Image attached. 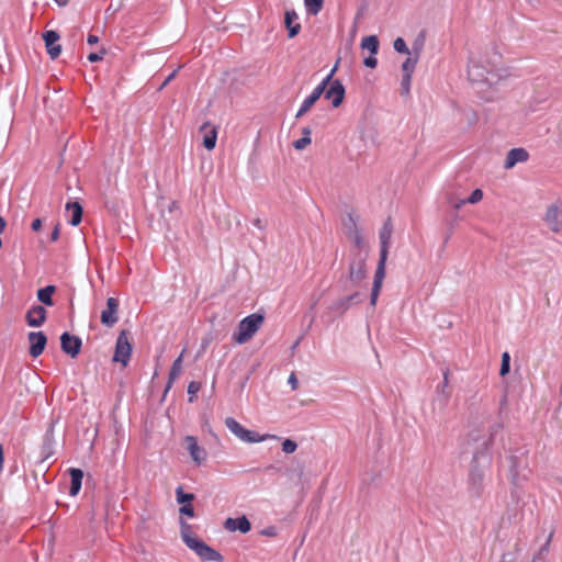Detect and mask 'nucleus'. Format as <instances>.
<instances>
[{
	"label": "nucleus",
	"mask_w": 562,
	"mask_h": 562,
	"mask_svg": "<svg viewBox=\"0 0 562 562\" xmlns=\"http://www.w3.org/2000/svg\"><path fill=\"white\" fill-rule=\"evenodd\" d=\"M105 54H106V50L104 48H102L99 53H90L88 55V60L90 63H97L99 60H102Z\"/></svg>",
	"instance_id": "obj_36"
},
{
	"label": "nucleus",
	"mask_w": 562,
	"mask_h": 562,
	"mask_svg": "<svg viewBox=\"0 0 562 562\" xmlns=\"http://www.w3.org/2000/svg\"><path fill=\"white\" fill-rule=\"evenodd\" d=\"M181 537L183 542L193 550L203 561L223 562V557L204 541L192 536L191 526L181 520Z\"/></svg>",
	"instance_id": "obj_1"
},
{
	"label": "nucleus",
	"mask_w": 562,
	"mask_h": 562,
	"mask_svg": "<svg viewBox=\"0 0 562 562\" xmlns=\"http://www.w3.org/2000/svg\"><path fill=\"white\" fill-rule=\"evenodd\" d=\"M43 40L47 49V54L52 59L59 57L61 53V46L57 44L59 41V34L56 31H46L43 34Z\"/></svg>",
	"instance_id": "obj_13"
},
{
	"label": "nucleus",
	"mask_w": 562,
	"mask_h": 562,
	"mask_svg": "<svg viewBox=\"0 0 562 562\" xmlns=\"http://www.w3.org/2000/svg\"><path fill=\"white\" fill-rule=\"evenodd\" d=\"M200 132L203 134V146L207 150H213L216 146L217 128L210 122H205L201 127Z\"/></svg>",
	"instance_id": "obj_16"
},
{
	"label": "nucleus",
	"mask_w": 562,
	"mask_h": 562,
	"mask_svg": "<svg viewBox=\"0 0 562 562\" xmlns=\"http://www.w3.org/2000/svg\"><path fill=\"white\" fill-rule=\"evenodd\" d=\"M330 86L328 89H325V98L331 101L334 108H338L345 98V88L339 80H330Z\"/></svg>",
	"instance_id": "obj_10"
},
{
	"label": "nucleus",
	"mask_w": 562,
	"mask_h": 562,
	"mask_svg": "<svg viewBox=\"0 0 562 562\" xmlns=\"http://www.w3.org/2000/svg\"><path fill=\"white\" fill-rule=\"evenodd\" d=\"M27 340L30 342V356L32 358L40 357L47 344V337L43 331H31L27 335Z\"/></svg>",
	"instance_id": "obj_8"
},
{
	"label": "nucleus",
	"mask_w": 562,
	"mask_h": 562,
	"mask_svg": "<svg viewBox=\"0 0 562 562\" xmlns=\"http://www.w3.org/2000/svg\"><path fill=\"white\" fill-rule=\"evenodd\" d=\"M225 425L238 439L247 443L261 442L268 438V435L261 436L256 431L246 429L233 417H227Z\"/></svg>",
	"instance_id": "obj_4"
},
{
	"label": "nucleus",
	"mask_w": 562,
	"mask_h": 562,
	"mask_svg": "<svg viewBox=\"0 0 562 562\" xmlns=\"http://www.w3.org/2000/svg\"><path fill=\"white\" fill-rule=\"evenodd\" d=\"M186 353V349L181 351L179 357L173 361L170 372H169V379L167 383V390H169L172 385V383L179 378V375L182 372V362H183V356Z\"/></svg>",
	"instance_id": "obj_21"
},
{
	"label": "nucleus",
	"mask_w": 562,
	"mask_h": 562,
	"mask_svg": "<svg viewBox=\"0 0 562 562\" xmlns=\"http://www.w3.org/2000/svg\"><path fill=\"white\" fill-rule=\"evenodd\" d=\"M200 389H201V383L200 382L192 381V382L189 383V385H188V393L190 395L189 402L192 403L194 401V396L200 391Z\"/></svg>",
	"instance_id": "obj_32"
},
{
	"label": "nucleus",
	"mask_w": 562,
	"mask_h": 562,
	"mask_svg": "<svg viewBox=\"0 0 562 562\" xmlns=\"http://www.w3.org/2000/svg\"><path fill=\"white\" fill-rule=\"evenodd\" d=\"M184 440L190 457L198 465H200L206 459L205 449L199 446L198 439L194 436H187Z\"/></svg>",
	"instance_id": "obj_15"
},
{
	"label": "nucleus",
	"mask_w": 562,
	"mask_h": 562,
	"mask_svg": "<svg viewBox=\"0 0 562 562\" xmlns=\"http://www.w3.org/2000/svg\"><path fill=\"white\" fill-rule=\"evenodd\" d=\"M312 139L310 136H303L302 138L300 139H296L294 143H293V147L297 150H302L304 149L306 146H308L311 144Z\"/></svg>",
	"instance_id": "obj_35"
},
{
	"label": "nucleus",
	"mask_w": 562,
	"mask_h": 562,
	"mask_svg": "<svg viewBox=\"0 0 562 562\" xmlns=\"http://www.w3.org/2000/svg\"><path fill=\"white\" fill-rule=\"evenodd\" d=\"M255 225H256V226H258V227H260V220H256V221H255Z\"/></svg>",
	"instance_id": "obj_50"
},
{
	"label": "nucleus",
	"mask_w": 562,
	"mask_h": 562,
	"mask_svg": "<svg viewBox=\"0 0 562 562\" xmlns=\"http://www.w3.org/2000/svg\"><path fill=\"white\" fill-rule=\"evenodd\" d=\"M175 76H176V71H173V72H172V74H171V75H170V76L165 80V82L162 83L161 88H164L165 86H167V85H168V82H169L171 79H173V78H175Z\"/></svg>",
	"instance_id": "obj_46"
},
{
	"label": "nucleus",
	"mask_w": 562,
	"mask_h": 562,
	"mask_svg": "<svg viewBox=\"0 0 562 562\" xmlns=\"http://www.w3.org/2000/svg\"><path fill=\"white\" fill-rule=\"evenodd\" d=\"M544 221L552 232L560 233L562 231V211L557 205L547 209Z\"/></svg>",
	"instance_id": "obj_12"
},
{
	"label": "nucleus",
	"mask_w": 562,
	"mask_h": 562,
	"mask_svg": "<svg viewBox=\"0 0 562 562\" xmlns=\"http://www.w3.org/2000/svg\"><path fill=\"white\" fill-rule=\"evenodd\" d=\"M177 502L181 505L191 504L194 499V495L191 493H184L181 486L176 490Z\"/></svg>",
	"instance_id": "obj_27"
},
{
	"label": "nucleus",
	"mask_w": 562,
	"mask_h": 562,
	"mask_svg": "<svg viewBox=\"0 0 562 562\" xmlns=\"http://www.w3.org/2000/svg\"><path fill=\"white\" fill-rule=\"evenodd\" d=\"M394 49L397 52V53H402V54H409V49L405 43V41L402 38V37H397L395 41H394Z\"/></svg>",
	"instance_id": "obj_31"
},
{
	"label": "nucleus",
	"mask_w": 562,
	"mask_h": 562,
	"mask_svg": "<svg viewBox=\"0 0 562 562\" xmlns=\"http://www.w3.org/2000/svg\"><path fill=\"white\" fill-rule=\"evenodd\" d=\"M544 551H547V546H546V547H543V548H541L540 553H542V552H544Z\"/></svg>",
	"instance_id": "obj_51"
},
{
	"label": "nucleus",
	"mask_w": 562,
	"mask_h": 562,
	"mask_svg": "<svg viewBox=\"0 0 562 562\" xmlns=\"http://www.w3.org/2000/svg\"><path fill=\"white\" fill-rule=\"evenodd\" d=\"M363 64L369 68H375L378 59L375 58V55H370L369 57L364 58Z\"/></svg>",
	"instance_id": "obj_39"
},
{
	"label": "nucleus",
	"mask_w": 562,
	"mask_h": 562,
	"mask_svg": "<svg viewBox=\"0 0 562 562\" xmlns=\"http://www.w3.org/2000/svg\"><path fill=\"white\" fill-rule=\"evenodd\" d=\"M417 58L418 57H415V58H412V57H408L402 65V69H403V72L404 75H409L412 76L413 72H414V69H415V66L417 64Z\"/></svg>",
	"instance_id": "obj_29"
},
{
	"label": "nucleus",
	"mask_w": 562,
	"mask_h": 562,
	"mask_svg": "<svg viewBox=\"0 0 562 562\" xmlns=\"http://www.w3.org/2000/svg\"><path fill=\"white\" fill-rule=\"evenodd\" d=\"M288 382L291 384L293 391L299 387V382L294 373L290 374Z\"/></svg>",
	"instance_id": "obj_41"
},
{
	"label": "nucleus",
	"mask_w": 562,
	"mask_h": 562,
	"mask_svg": "<svg viewBox=\"0 0 562 562\" xmlns=\"http://www.w3.org/2000/svg\"><path fill=\"white\" fill-rule=\"evenodd\" d=\"M132 344L128 338V333L126 330H121L116 344L113 356V362H119L123 368L127 367L131 356H132Z\"/></svg>",
	"instance_id": "obj_5"
},
{
	"label": "nucleus",
	"mask_w": 562,
	"mask_h": 562,
	"mask_svg": "<svg viewBox=\"0 0 562 562\" xmlns=\"http://www.w3.org/2000/svg\"><path fill=\"white\" fill-rule=\"evenodd\" d=\"M502 56L494 52L492 59H472L469 65L468 75L472 81H487L488 75L494 72L501 64Z\"/></svg>",
	"instance_id": "obj_3"
},
{
	"label": "nucleus",
	"mask_w": 562,
	"mask_h": 562,
	"mask_svg": "<svg viewBox=\"0 0 562 562\" xmlns=\"http://www.w3.org/2000/svg\"><path fill=\"white\" fill-rule=\"evenodd\" d=\"M311 130L308 127L303 128V136H310Z\"/></svg>",
	"instance_id": "obj_49"
},
{
	"label": "nucleus",
	"mask_w": 562,
	"mask_h": 562,
	"mask_svg": "<svg viewBox=\"0 0 562 562\" xmlns=\"http://www.w3.org/2000/svg\"><path fill=\"white\" fill-rule=\"evenodd\" d=\"M386 259H387V256H385L384 254H380V260H379V263H378V267L375 270L373 286H372V291H371L370 303L372 306H374L376 304V301H378V297H379V294H380V291L382 288L383 280L385 278Z\"/></svg>",
	"instance_id": "obj_7"
},
{
	"label": "nucleus",
	"mask_w": 562,
	"mask_h": 562,
	"mask_svg": "<svg viewBox=\"0 0 562 562\" xmlns=\"http://www.w3.org/2000/svg\"><path fill=\"white\" fill-rule=\"evenodd\" d=\"M483 199V191L481 189H475L472 191L470 196L467 199V202L470 204H475Z\"/></svg>",
	"instance_id": "obj_34"
},
{
	"label": "nucleus",
	"mask_w": 562,
	"mask_h": 562,
	"mask_svg": "<svg viewBox=\"0 0 562 562\" xmlns=\"http://www.w3.org/2000/svg\"><path fill=\"white\" fill-rule=\"evenodd\" d=\"M509 361H510L509 353L504 352L502 355V364H501V371H499V374L502 376L506 375L509 372Z\"/></svg>",
	"instance_id": "obj_30"
},
{
	"label": "nucleus",
	"mask_w": 562,
	"mask_h": 562,
	"mask_svg": "<svg viewBox=\"0 0 562 562\" xmlns=\"http://www.w3.org/2000/svg\"><path fill=\"white\" fill-rule=\"evenodd\" d=\"M379 237H380V254H384L385 256H387L391 237H392V224L390 223V221L384 223L383 227L380 231Z\"/></svg>",
	"instance_id": "obj_19"
},
{
	"label": "nucleus",
	"mask_w": 562,
	"mask_h": 562,
	"mask_svg": "<svg viewBox=\"0 0 562 562\" xmlns=\"http://www.w3.org/2000/svg\"><path fill=\"white\" fill-rule=\"evenodd\" d=\"M224 527H225V529H227L229 531L238 530L243 533H246L250 530L251 525L246 516H241L238 518H227L224 522Z\"/></svg>",
	"instance_id": "obj_18"
},
{
	"label": "nucleus",
	"mask_w": 562,
	"mask_h": 562,
	"mask_svg": "<svg viewBox=\"0 0 562 562\" xmlns=\"http://www.w3.org/2000/svg\"><path fill=\"white\" fill-rule=\"evenodd\" d=\"M42 225H43L42 220L35 218L31 224V228L33 232H38L42 228Z\"/></svg>",
	"instance_id": "obj_42"
},
{
	"label": "nucleus",
	"mask_w": 562,
	"mask_h": 562,
	"mask_svg": "<svg viewBox=\"0 0 562 562\" xmlns=\"http://www.w3.org/2000/svg\"><path fill=\"white\" fill-rule=\"evenodd\" d=\"M361 48L368 49L371 55H376L379 50V40L375 35L363 37L361 41Z\"/></svg>",
	"instance_id": "obj_26"
},
{
	"label": "nucleus",
	"mask_w": 562,
	"mask_h": 562,
	"mask_svg": "<svg viewBox=\"0 0 562 562\" xmlns=\"http://www.w3.org/2000/svg\"><path fill=\"white\" fill-rule=\"evenodd\" d=\"M412 76L404 75L402 79V88L405 93L409 92Z\"/></svg>",
	"instance_id": "obj_38"
},
{
	"label": "nucleus",
	"mask_w": 562,
	"mask_h": 562,
	"mask_svg": "<svg viewBox=\"0 0 562 562\" xmlns=\"http://www.w3.org/2000/svg\"><path fill=\"white\" fill-rule=\"evenodd\" d=\"M66 210L71 212V218L69 223L72 226L79 225L82 220V206L78 202H68L66 204Z\"/></svg>",
	"instance_id": "obj_23"
},
{
	"label": "nucleus",
	"mask_w": 562,
	"mask_h": 562,
	"mask_svg": "<svg viewBox=\"0 0 562 562\" xmlns=\"http://www.w3.org/2000/svg\"><path fill=\"white\" fill-rule=\"evenodd\" d=\"M265 322V317L261 314L254 313L243 318L236 331L233 334V340L238 345L248 342L254 335L260 329Z\"/></svg>",
	"instance_id": "obj_2"
},
{
	"label": "nucleus",
	"mask_w": 562,
	"mask_h": 562,
	"mask_svg": "<svg viewBox=\"0 0 562 562\" xmlns=\"http://www.w3.org/2000/svg\"><path fill=\"white\" fill-rule=\"evenodd\" d=\"M529 154L525 148H513L508 151L504 164L505 169H512L518 162H525Z\"/></svg>",
	"instance_id": "obj_17"
},
{
	"label": "nucleus",
	"mask_w": 562,
	"mask_h": 562,
	"mask_svg": "<svg viewBox=\"0 0 562 562\" xmlns=\"http://www.w3.org/2000/svg\"><path fill=\"white\" fill-rule=\"evenodd\" d=\"M336 72V67H334L330 72L322 80V82L312 91V93L303 101L301 108L296 113V117L304 115L316 103V101L324 93L325 89L330 82L334 74Z\"/></svg>",
	"instance_id": "obj_6"
},
{
	"label": "nucleus",
	"mask_w": 562,
	"mask_h": 562,
	"mask_svg": "<svg viewBox=\"0 0 562 562\" xmlns=\"http://www.w3.org/2000/svg\"><path fill=\"white\" fill-rule=\"evenodd\" d=\"M304 3L307 11L311 14L316 15L322 10L324 0H304Z\"/></svg>",
	"instance_id": "obj_28"
},
{
	"label": "nucleus",
	"mask_w": 562,
	"mask_h": 562,
	"mask_svg": "<svg viewBox=\"0 0 562 562\" xmlns=\"http://www.w3.org/2000/svg\"><path fill=\"white\" fill-rule=\"evenodd\" d=\"M87 42L89 45H94L99 42V37L97 35H93V34H89L88 35V38H87Z\"/></svg>",
	"instance_id": "obj_43"
},
{
	"label": "nucleus",
	"mask_w": 562,
	"mask_h": 562,
	"mask_svg": "<svg viewBox=\"0 0 562 562\" xmlns=\"http://www.w3.org/2000/svg\"><path fill=\"white\" fill-rule=\"evenodd\" d=\"M59 5H66L69 0H55Z\"/></svg>",
	"instance_id": "obj_48"
},
{
	"label": "nucleus",
	"mask_w": 562,
	"mask_h": 562,
	"mask_svg": "<svg viewBox=\"0 0 562 562\" xmlns=\"http://www.w3.org/2000/svg\"><path fill=\"white\" fill-rule=\"evenodd\" d=\"M297 19L299 16L294 11H286L284 14V23L289 31L290 38L296 36L301 31V24L296 22Z\"/></svg>",
	"instance_id": "obj_20"
},
{
	"label": "nucleus",
	"mask_w": 562,
	"mask_h": 562,
	"mask_svg": "<svg viewBox=\"0 0 562 562\" xmlns=\"http://www.w3.org/2000/svg\"><path fill=\"white\" fill-rule=\"evenodd\" d=\"M5 225H7V223H5L4 218L0 215V233H3Z\"/></svg>",
	"instance_id": "obj_45"
},
{
	"label": "nucleus",
	"mask_w": 562,
	"mask_h": 562,
	"mask_svg": "<svg viewBox=\"0 0 562 562\" xmlns=\"http://www.w3.org/2000/svg\"><path fill=\"white\" fill-rule=\"evenodd\" d=\"M59 235H60L59 224H57V225L54 227V229H53V232H52V234H50V237H49L50 241H52V243L57 241V240H58V238H59Z\"/></svg>",
	"instance_id": "obj_40"
},
{
	"label": "nucleus",
	"mask_w": 562,
	"mask_h": 562,
	"mask_svg": "<svg viewBox=\"0 0 562 562\" xmlns=\"http://www.w3.org/2000/svg\"><path fill=\"white\" fill-rule=\"evenodd\" d=\"M353 240H355V244H356L358 247H360V246H361V243H362V236H361V234H360L358 231H356V233H355V238H353Z\"/></svg>",
	"instance_id": "obj_44"
},
{
	"label": "nucleus",
	"mask_w": 562,
	"mask_h": 562,
	"mask_svg": "<svg viewBox=\"0 0 562 562\" xmlns=\"http://www.w3.org/2000/svg\"><path fill=\"white\" fill-rule=\"evenodd\" d=\"M349 276L351 280L361 281L366 277L364 260H360L357 263H351L349 268Z\"/></svg>",
	"instance_id": "obj_24"
},
{
	"label": "nucleus",
	"mask_w": 562,
	"mask_h": 562,
	"mask_svg": "<svg viewBox=\"0 0 562 562\" xmlns=\"http://www.w3.org/2000/svg\"><path fill=\"white\" fill-rule=\"evenodd\" d=\"M119 301L114 297H109L106 301V308L101 313V323L106 327H113L119 321Z\"/></svg>",
	"instance_id": "obj_9"
},
{
	"label": "nucleus",
	"mask_w": 562,
	"mask_h": 562,
	"mask_svg": "<svg viewBox=\"0 0 562 562\" xmlns=\"http://www.w3.org/2000/svg\"><path fill=\"white\" fill-rule=\"evenodd\" d=\"M69 474H70V479H71L69 494L71 496H76L81 488L83 472L80 469L71 468L69 470Z\"/></svg>",
	"instance_id": "obj_22"
},
{
	"label": "nucleus",
	"mask_w": 562,
	"mask_h": 562,
	"mask_svg": "<svg viewBox=\"0 0 562 562\" xmlns=\"http://www.w3.org/2000/svg\"><path fill=\"white\" fill-rule=\"evenodd\" d=\"M61 349L65 353L75 358L81 349V339L77 336H72L68 333H64L60 336Z\"/></svg>",
	"instance_id": "obj_11"
},
{
	"label": "nucleus",
	"mask_w": 562,
	"mask_h": 562,
	"mask_svg": "<svg viewBox=\"0 0 562 562\" xmlns=\"http://www.w3.org/2000/svg\"><path fill=\"white\" fill-rule=\"evenodd\" d=\"M55 291H56V288L54 285H47L43 289H40L37 291L38 301H41L43 304H45L47 306H53L54 301H53L52 296L55 293Z\"/></svg>",
	"instance_id": "obj_25"
},
{
	"label": "nucleus",
	"mask_w": 562,
	"mask_h": 562,
	"mask_svg": "<svg viewBox=\"0 0 562 562\" xmlns=\"http://www.w3.org/2000/svg\"><path fill=\"white\" fill-rule=\"evenodd\" d=\"M296 448H297V445L292 439H285L282 442V451L288 454L293 453L296 450Z\"/></svg>",
	"instance_id": "obj_33"
},
{
	"label": "nucleus",
	"mask_w": 562,
	"mask_h": 562,
	"mask_svg": "<svg viewBox=\"0 0 562 562\" xmlns=\"http://www.w3.org/2000/svg\"><path fill=\"white\" fill-rule=\"evenodd\" d=\"M47 311L42 305L32 306L25 315V321L31 327H40L46 321Z\"/></svg>",
	"instance_id": "obj_14"
},
{
	"label": "nucleus",
	"mask_w": 562,
	"mask_h": 562,
	"mask_svg": "<svg viewBox=\"0 0 562 562\" xmlns=\"http://www.w3.org/2000/svg\"><path fill=\"white\" fill-rule=\"evenodd\" d=\"M467 202V200H459L456 204H454V209L459 210L462 205H464Z\"/></svg>",
	"instance_id": "obj_47"
},
{
	"label": "nucleus",
	"mask_w": 562,
	"mask_h": 562,
	"mask_svg": "<svg viewBox=\"0 0 562 562\" xmlns=\"http://www.w3.org/2000/svg\"><path fill=\"white\" fill-rule=\"evenodd\" d=\"M181 515L192 518L194 516V508L191 504L182 505L179 509Z\"/></svg>",
	"instance_id": "obj_37"
}]
</instances>
